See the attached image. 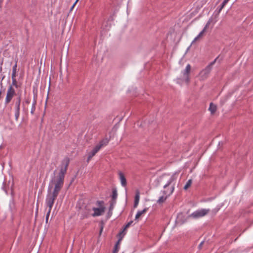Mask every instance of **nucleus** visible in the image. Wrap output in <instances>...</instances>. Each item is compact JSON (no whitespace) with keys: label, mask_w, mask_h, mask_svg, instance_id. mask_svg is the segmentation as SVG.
<instances>
[{"label":"nucleus","mask_w":253,"mask_h":253,"mask_svg":"<svg viewBox=\"0 0 253 253\" xmlns=\"http://www.w3.org/2000/svg\"><path fill=\"white\" fill-rule=\"evenodd\" d=\"M12 85L17 87V81L15 77H12Z\"/></svg>","instance_id":"obj_23"},{"label":"nucleus","mask_w":253,"mask_h":253,"mask_svg":"<svg viewBox=\"0 0 253 253\" xmlns=\"http://www.w3.org/2000/svg\"><path fill=\"white\" fill-rule=\"evenodd\" d=\"M203 243H204V242H202L200 243V244L199 245V248H202V245H203Z\"/></svg>","instance_id":"obj_32"},{"label":"nucleus","mask_w":253,"mask_h":253,"mask_svg":"<svg viewBox=\"0 0 253 253\" xmlns=\"http://www.w3.org/2000/svg\"><path fill=\"white\" fill-rule=\"evenodd\" d=\"M192 182V179H189L187 183H186L184 187V189L185 190H187L189 187H190L191 184Z\"/></svg>","instance_id":"obj_19"},{"label":"nucleus","mask_w":253,"mask_h":253,"mask_svg":"<svg viewBox=\"0 0 253 253\" xmlns=\"http://www.w3.org/2000/svg\"><path fill=\"white\" fill-rule=\"evenodd\" d=\"M218 58H215L213 61L210 63L209 65L200 72L199 75L201 80H204L207 78L212 69V66L215 64Z\"/></svg>","instance_id":"obj_5"},{"label":"nucleus","mask_w":253,"mask_h":253,"mask_svg":"<svg viewBox=\"0 0 253 253\" xmlns=\"http://www.w3.org/2000/svg\"><path fill=\"white\" fill-rule=\"evenodd\" d=\"M211 20H209L207 23L206 24L205 27H204V29H205V30L206 31L207 29L209 27L210 24H211Z\"/></svg>","instance_id":"obj_27"},{"label":"nucleus","mask_w":253,"mask_h":253,"mask_svg":"<svg viewBox=\"0 0 253 253\" xmlns=\"http://www.w3.org/2000/svg\"><path fill=\"white\" fill-rule=\"evenodd\" d=\"M26 103H28V104H29V101L28 100H27V101H26Z\"/></svg>","instance_id":"obj_35"},{"label":"nucleus","mask_w":253,"mask_h":253,"mask_svg":"<svg viewBox=\"0 0 253 253\" xmlns=\"http://www.w3.org/2000/svg\"><path fill=\"white\" fill-rule=\"evenodd\" d=\"M205 32H206L205 29H203V30H202V31H201L199 34H200V35H201V36H203L204 33Z\"/></svg>","instance_id":"obj_31"},{"label":"nucleus","mask_w":253,"mask_h":253,"mask_svg":"<svg viewBox=\"0 0 253 253\" xmlns=\"http://www.w3.org/2000/svg\"><path fill=\"white\" fill-rule=\"evenodd\" d=\"M15 105L16 107V110L17 112V113L18 114L20 110V105L21 103V97L20 96H19L17 97L15 100Z\"/></svg>","instance_id":"obj_12"},{"label":"nucleus","mask_w":253,"mask_h":253,"mask_svg":"<svg viewBox=\"0 0 253 253\" xmlns=\"http://www.w3.org/2000/svg\"><path fill=\"white\" fill-rule=\"evenodd\" d=\"M210 211L209 209H202L198 210L193 212L189 215V217H192L194 218L202 217L207 214Z\"/></svg>","instance_id":"obj_7"},{"label":"nucleus","mask_w":253,"mask_h":253,"mask_svg":"<svg viewBox=\"0 0 253 253\" xmlns=\"http://www.w3.org/2000/svg\"><path fill=\"white\" fill-rule=\"evenodd\" d=\"M134 201L139 202V192H137L136 193L135 196Z\"/></svg>","instance_id":"obj_25"},{"label":"nucleus","mask_w":253,"mask_h":253,"mask_svg":"<svg viewBox=\"0 0 253 253\" xmlns=\"http://www.w3.org/2000/svg\"><path fill=\"white\" fill-rule=\"evenodd\" d=\"M148 209L147 208H145L142 211H138L137 213V214H136V216H135V219H137L138 218H139V217L142 215L143 214L145 213L146 211H147Z\"/></svg>","instance_id":"obj_15"},{"label":"nucleus","mask_w":253,"mask_h":253,"mask_svg":"<svg viewBox=\"0 0 253 253\" xmlns=\"http://www.w3.org/2000/svg\"><path fill=\"white\" fill-rule=\"evenodd\" d=\"M18 115H19V114H18L17 112L16 111V117H17V116H18Z\"/></svg>","instance_id":"obj_34"},{"label":"nucleus","mask_w":253,"mask_h":253,"mask_svg":"<svg viewBox=\"0 0 253 253\" xmlns=\"http://www.w3.org/2000/svg\"><path fill=\"white\" fill-rule=\"evenodd\" d=\"M58 194L53 193L51 191H48V193L47 195L46 199V203L47 206L49 208L48 211L46 215V222L47 223L48 217L52 208L53 205L54 203L55 199L58 196Z\"/></svg>","instance_id":"obj_4"},{"label":"nucleus","mask_w":253,"mask_h":253,"mask_svg":"<svg viewBox=\"0 0 253 253\" xmlns=\"http://www.w3.org/2000/svg\"><path fill=\"white\" fill-rule=\"evenodd\" d=\"M1 93H2V92L1 90H0V99L1 98Z\"/></svg>","instance_id":"obj_33"},{"label":"nucleus","mask_w":253,"mask_h":253,"mask_svg":"<svg viewBox=\"0 0 253 253\" xmlns=\"http://www.w3.org/2000/svg\"><path fill=\"white\" fill-rule=\"evenodd\" d=\"M36 102L35 100L34 101L33 103H32V106L31 110V113L32 114H33L34 113V111L35 110V105H36Z\"/></svg>","instance_id":"obj_21"},{"label":"nucleus","mask_w":253,"mask_h":253,"mask_svg":"<svg viewBox=\"0 0 253 253\" xmlns=\"http://www.w3.org/2000/svg\"><path fill=\"white\" fill-rule=\"evenodd\" d=\"M220 208H218L215 211V212H216L217 211H218L219 210Z\"/></svg>","instance_id":"obj_36"},{"label":"nucleus","mask_w":253,"mask_h":253,"mask_svg":"<svg viewBox=\"0 0 253 253\" xmlns=\"http://www.w3.org/2000/svg\"><path fill=\"white\" fill-rule=\"evenodd\" d=\"M16 69H17V62H16L15 64L13 67L12 77H16Z\"/></svg>","instance_id":"obj_18"},{"label":"nucleus","mask_w":253,"mask_h":253,"mask_svg":"<svg viewBox=\"0 0 253 253\" xmlns=\"http://www.w3.org/2000/svg\"><path fill=\"white\" fill-rule=\"evenodd\" d=\"M118 196L117 191L116 189H114L112 191V201H116Z\"/></svg>","instance_id":"obj_16"},{"label":"nucleus","mask_w":253,"mask_h":253,"mask_svg":"<svg viewBox=\"0 0 253 253\" xmlns=\"http://www.w3.org/2000/svg\"><path fill=\"white\" fill-rule=\"evenodd\" d=\"M102 231V228L101 229V230H100V234H101V233Z\"/></svg>","instance_id":"obj_37"},{"label":"nucleus","mask_w":253,"mask_h":253,"mask_svg":"<svg viewBox=\"0 0 253 253\" xmlns=\"http://www.w3.org/2000/svg\"><path fill=\"white\" fill-rule=\"evenodd\" d=\"M138 203H139V202L134 201V208H136L137 206Z\"/></svg>","instance_id":"obj_30"},{"label":"nucleus","mask_w":253,"mask_h":253,"mask_svg":"<svg viewBox=\"0 0 253 253\" xmlns=\"http://www.w3.org/2000/svg\"><path fill=\"white\" fill-rule=\"evenodd\" d=\"M209 110L210 111L211 114H214L217 110V106L213 103H211Z\"/></svg>","instance_id":"obj_13"},{"label":"nucleus","mask_w":253,"mask_h":253,"mask_svg":"<svg viewBox=\"0 0 253 253\" xmlns=\"http://www.w3.org/2000/svg\"><path fill=\"white\" fill-rule=\"evenodd\" d=\"M15 94V91L13 87L10 85L7 91L6 96L5 100V104H8L11 100L12 98Z\"/></svg>","instance_id":"obj_9"},{"label":"nucleus","mask_w":253,"mask_h":253,"mask_svg":"<svg viewBox=\"0 0 253 253\" xmlns=\"http://www.w3.org/2000/svg\"><path fill=\"white\" fill-rule=\"evenodd\" d=\"M119 250V247L117 246V245H115L114 251L113 253H117Z\"/></svg>","instance_id":"obj_26"},{"label":"nucleus","mask_w":253,"mask_h":253,"mask_svg":"<svg viewBox=\"0 0 253 253\" xmlns=\"http://www.w3.org/2000/svg\"><path fill=\"white\" fill-rule=\"evenodd\" d=\"M229 0H224L223 2L221 4V7L219 9V12H220L221 9L224 7V6L227 4V3L229 1Z\"/></svg>","instance_id":"obj_22"},{"label":"nucleus","mask_w":253,"mask_h":253,"mask_svg":"<svg viewBox=\"0 0 253 253\" xmlns=\"http://www.w3.org/2000/svg\"><path fill=\"white\" fill-rule=\"evenodd\" d=\"M107 140H102L98 144H97L92 150L91 152H90L87 158V161L88 162L92 157H93L97 153V152L100 149V148L103 146L106 145L107 143Z\"/></svg>","instance_id":"obj_6"},{"label":"nucleus","mask_w":253,"mask_h":253,"mask_svg":"<svg viewBox=\"0 0 253 253\" xmlns=\"http://www.w3.org/2000/svg\"><path fill=\"white\" fill-rule=\"evenodd\" d=\"M174 189V184H173L171 187V189L169 190V191H168V190H164L163 191V193L165 196H162L160 197V198L157 201V203L159 204H161L163 203L167 199L168 197L170 196L172 192H173V190Z\"/></svg>","instance_id":"obj_8"},{"label":"nucleus","mask_w":253,"mask_h":253,"mask_svg":"<svg viewBox=\"0 0 253 253\" xmlns=\"http://www.w3.org/2000/svg\"><path fill=\"white\" fill-rule=\"evenodd\" d=\"M97 203L99 206L98 208H90L89 206L85 207L86 210L84 213V217H87L90 214L93 216H97L102 215L104 213L105 208L103 206V202L97 201Z\"/></svg>","instance_id":"obj_2"},{"label":"nucleus","mask_w":253,"mask_h":253,"mask_svg":"<svg viewBox=\"0 0 253 253\" xmlns=\"http://www.w3.org/2000/svg\"><path fill=\"white\" fill-rule=\"evenodd\" d=\"M119 175L122 185L124 187L126 186V180L124 174L122 172H119Z\"/></svg>","instance_id":"obj_11"},{"label":"nucleus","mask_w":253,"mask_h":253,"mask_svg":"<svg viewBox=\"0 0 253 253\" xmlns=\"http://www.w3.org/2000/svg\"><path fill=\"white\" fill-rule=\"evenodd\" d=\"M183 217H184V216L182 213H179L177 215L176 222H180V223H184L186 220V218H185L184 219H183Z\"/></svg>","instance_id":"obj_14"},{"label":"nucleus","mask_w":253,"mask_h":253,"mask_svg":"<svg viewBox=\"0 0 253 253\" xmlns=\"http://www.w3.org/2000/svg\"><path fill=\"white\" fill-rule=\"evenodd\" d=\"M176 174L175 173L171 176L167 174H163L158 178L156 186L163 185L164 188H166L177 178Z\"/></svg>","instance_id":"obj_3"},{"label":"nucleus","mask_w":253,"mask_h":253,"mask_svg":"<svg viewBox=\"0 0 253 253\" xmlns=\"http://www.w3.org/2000/svg\"><path fill=\"white\" fill-rule=\"evenodd\" d=\"M79 0H76L75 2L74 3V4L73 5V6L71 7V9H70V10H72V9H73L74 7L75 6V4H76V3L78 2Z\"/></svg>","instance_id":"obj_29"},{"label":"nucleus","mask_w":253,"mask_h":253,"mask_svg":"<svg viewBox=\"0 0 253 253\" xmlns=\"http://www.w3.org/2000/svg\"><path fill=\"white\" fill-rule=\"evenodd\" d=\"M122 237H121L119 240L118 241V242H117V243L116 244V245H117V246L119 247V244H120V241L122 240Z\"/></svg>","instance_id":"obj_28"},{"label":"nucleus","mask_w":253,"mask_h":253,"mask_svg":"<svg viewBox=\"0 0 253 253\" xmlns=\"http://www.w3.org/2000/svg\"><path fill=\"white\" fill-rule=\"evenodd\" d=\"M190 70H191V66L190 64H188L186 66L185 69L182 72V76L181 78V79L185 81V82H186L187 83H188L190 81L189 76Z\"/></svg>","instance_id":"obj_10"},{"label":"nucleus","mask_w":253,"mask_h":253,"mask_svg":"<svg viewBox=\"0 0 253 253\" xmlns=\"http://www.w3.org/2000/svg\"><path fill=\"white\" fill-rule=\"evenodd\" d=\"M68 164L69 163L67 162L64 167L61 168L57 175H55L56 170L54 171V176L52 178L49 183L48 191L59 194L63 186L65 174L67 171Z\"/></svg>","instance_id":"obj_1"},{"label":"nucleus","mask_w":253,"mask_h":253,"mask_svg":"<svg viewBox=\"0 0 253 253\" xmlns=\"http://www.w3.org/2000/svg\"><path fill=\"white\" fill-rule=\"evenodd\" d=\"M132 222H133L132 221H130V222H128L126 224V225L125 226V227L124 229V230L122 232L120 233V234H119L120 236H121V234H123V233L124 232V231L125 230H126L127 228H128L131 225V224L132 223Z\"/></svg>","instance_id":"obj_20"},{"label":"nucleus","mask_w":253,"mask_h":253,"mask_svg":"<svg viewBox=\"0 0 253 253\" xmlns=\"http://www.w3.org/2000/svg\"><path fill=\"white\" fill-rule=\"evenodd\" d=\"M116 203V201H111L110 203V206L109 208V210L108 212V214L111 215L112 214V211L114 208V205Z\"/></svg>","instance_id":"obj_17"},{"label":"nucleus","mask_w":253,"mask_h":253,"mask_svg":"<svg viewBox=\"0 0 253 253\" xmlns=\"http://www.w3.org/2000/svg\"><path fill=\"white\" fill-rule=\"evenodd\" d=\"M202 37V36H201L200 35V34H199L194 39V40L192 41V44L194 43L195 42H196L198 40H199V39H200Z\"/></svg>","instance_id":"obj_24"}]
</instances>
